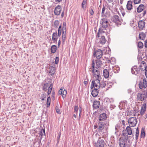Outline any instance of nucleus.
<instances>
[{
	"mask_svg": "<svg viewBox=\"0 0 147 147\" xmlns=\"http://www.w3.org/2000/svg\"><path fill=\"white\" fill-rule=\"evenodd\" d=\"M102 27L99 28L98 32L96 35V38H99L102 35V33L105 32L104 30L108 26V21L107 19L106 18H104L101 19Z\"/></svg>",
	"mask_w": 147,
	"mask_h": 147,
	"instance_id": "1",
	"label": "nucleus"
},
{
	"mask_svg": "<svg viewBox=\"0 0 147 147\" xmlns=\"http://www.w3.org/2000/svg\"><path fill=\"white\" fill-rule=\"evenodd\" d=\"M112 22L115 23L117 26L121 25L122 20L120 19L119 17L117 15H114L111 18Z\"/></svg>",
	"mask_w": 147,
	"mask_h": 147,
	"instance_id": "2",
	"label": "nucleus"
},
{
	"mask_svg": "<svg viewBox=\"0 0 147 147\" xmlns=\"http://www.w3.org/2000/svg\"><path fill=\"white\" fill-rule=\"evenodd\" d=\"M147 98V93L144 92L142 93H139L137 95V99L138 101H143Z\"/></svg>",
	"mask_w": 147,
	"mask_h": 147,
	"instance_id": "3",
	"label": "nucleus"
},
{
	"mask_svg": "<svg viewBox=\"0 0 147 147\" xmlns=\"http://www.w3.org/2000/svg\"><path fill=\"white\" fill-rule=\"evenodd\" d=\"M101 79L96 78L94 80H93L92 81L90 88L92 89L94 88H99V86L100 84V80Z\"/></svg>",
	"mask_w": 147,
	"mask_h": 147,
	"instance_id": "4",
	"label": "nucleus"
},
{
	"mask_svg": "<svg viewBox=\"0 0 147 147\" xmlns=\"http://www.w3.org/2000/svg\"><path fill=\"white\" fill-rule=\"evenodd\" d=\"M137 120L136 117H130L128 120L129 125L131 127H134L136 126L137 123Z\"/></svg>",
	"mask_w": 147,
	"mask_h": 147,
	"instance_id": "5",
	"label": "nucleus"
},
{
	"mask_svg": "<svg viewBox=\"0 0 147 147\" xmlns=\"http://www.w3.org/2000/svg\"><path fill=\"white\" fill-rule=\"evenodd\" d=\"M131 72L132 74L136 75L138 76L139 75L140 76L142 75V73L140 71V68L136 66H134L131 69Z\"/></svg>",
	"mask_w": 147,
	"mask_h": 147,
	"instance_id": "6",
	"label": "nucleus"
},
{
	"mask_svg": "<svg viewBox=\"0 0 147 147\" xmlns=\"http://www.w3.org/2000/svg\"><path fill=\"white\" fill-rule=\"evenodd\" d=\"M66 23L63 22V24L62 31V38L63 41L64 42L66 38Z\"/></svg>",
	"mask_w": 147,
	"mask_h": 147,
	"instance_id": "7",
	"label": "nucleus"
},
{
	"mask_svg": "<svg viewBox=\"0 0 147 147\" xmlns=\"http://www.w3.org/2000/svg\"><path fill=\"white\" fill-rule=\"evenodd\" d=\"M93 55L96 57V58L100 59L101 58L102 55V52L100 49H98L94 51L93 53Z\"/></svg>",
	"mask_w": 147,
	"mask_h": 147,
	"instance_id": "8",
	"label": "nucleus"
},
{
	"mask_svg": "<svg viewBox=\"0 0 147 147\" xmlns=\"http://www.w3.org/2000/svg\"><path fill=\"white\" fill-rule=\"evenodd\" d=\"M104 123L102 122H98V128L97 129V131L99 133H101L104 131L105 126Z\"/></svg>",
	"mask_w": 147,
	"mask_h": 147,
	"instance_id": "9",
	"label": "nucleus"
},
{
	"mask_svg": "<svg viewBox=\"0 0 147 147\" xmlns=\"http://www.w3.org/2000/svg\"><path fill=\"white\" fill-rule=\"evenodd\" d=\"M139 86L140 89H142L143 88H146L147 87L146 80L144 78L143 80L140 81L139 84Z\"/></svg>",
	"mask_w": 147,
	"mask_h": 147,
	"instance_id": "10",
	"label": "nucleus"
},
{
	"mask_svg": "<svg viewBox=\"0 0 147 147\" xmlns=\"http://www.w3.org/2000/svg\"><path fill=\"white\" fill-rule=\"evenodd\" d=\"M92 73L94 74V76L96 78L101 79V76L100 74V71L97 67H95V69L94 71V72Z\"/></svg>",
	"mask_w": 147,
	"mask_h": 147,
	"instance_id": "11",
	"label": "nucleus"
},
{
	"mask_svg": "<svg viewBox=\"0 0 147 147\" xmlns=\"http://www.w3.org/2000/svg\"><path fill=\"white\" fill-rule=\"evenodd\" d=\"M100 114L99 115L98 119L100 121H104L106 119L107 117V114L106 113L100 112Z\"/></svg>",
	"mask_w": 147,
	"mask_h": 147,
	"instance_id": "12",
	"label": "nucleus"
},
{
	"mask_svg": "<svg viewBox=\"0 0 147 147\" xmlns=\"http://www.w3.org/2000/svg\"><path fill=\"white\" fill-rule=\"evenodd\" d=\"M61 11V7L60 5H58L55 7L54 9V13L55 15H59Z\"/></svg>",
	"mask_w": 147,
	"mask_h": 147,
	"instance_id": "13",
	"label": "nucleus"
},
{
	"mask_svg": "<svg viewBox=\"0 0 147 147\" xmlns=\"http://www.w3.org/2000/svg\"><path fill=\"white\" fill-rule=\"evenodd\" d=\"M51 65L52 64H51L49 67L50 70L49 71V72L50 75L52 76L54 75L56 69L55 65L53 66V65L51 66Z\"/></svg>",
	"mask_w": 147,
	"mask_h": 147,
	"instance_id": "14",
	"label": "nucleus"
},
{
	"mask_svg": "<svg viewBox=\"0 0 147 147\" xmlns=\"http://www.w3.org/2000/svg\"><path fill=\"white\" fill-rule=\"evenodd\" d=\"M112 70L111 69H109L108 71V70L107 69H105L104 70L103 73V76L105 78H107L109 77V76H112V74L111 73H109Z\"/></svg>",
	"mask_w": 147,
	"mask_h": 147,
	"instance_id": "15",
	"label": "nucleus"
},
{
	"mask_svg": "<svg viewBox=\"0 0 147 147\" xmlns=\"http://www.w3.org/2000/svg\"><path fill=\"white\" fill-rule=\"evenodd\" d=\"M104 61V59H98L96 60V67L98 68H99L102 66L103 63L104 62L103 61Z\"/></svg>",
	"mask_w": 147,
	"mask_h": 147,
	"instance_id": "16",
	"label": "nucleus"
},
{
	"mask_svg": "<svg viewBox=\"0 0 147 147\" xmlns=\"http://www.w3.org/2000/svg\"><path fill=\"white\" fill-rule=\"evenodd\" d=\"M98 89L99 88H94V89L92 90L91 94L92 96L93 97H96L98 95L99 93Z\"/></svg>",
	"mask_w": 147,
	"mask_h": 147,
	"instance_id": "17",
	"label": "nucleus"
},
{
	"mask_svg": "<svg viewBox=\"0 0 147 147\" xmlns=\"http://www.w3.org/2000/svg\"><path fill=\"white\" fill-rule=\"evenodd\" d=\"M145 23L144 21L141 20L139 21L138 26L139 28L141 30H143L145 27Z\"/></svg>",
	"mask_w": 147,
	"mask_h": 147,
	"instance_id": "18",
	"label": "nucleus"
},
{
	"mask_svg": "<svg viewBox=\"0 0 147 147\" xmlns=\"http://www.w3.org/2000/svg\"><path fill=\"white\" fill-rule=\"evenodd\" d=\"M146 103H144L142 105L140 112V114L141 115H143L144 114L146 111Z\"/></svg>",
	"mask_w": 147,
	"mask_h": 147,
	"instance_id": "19",
	"label": "nucleus"
},
{
	"mask_svg": "<svg viewBox=\"0 0 147 147\" xmlns=\"http://www.w3.org/2000/svg\"><path fill=\"white\" fill-rule=\"evenodd\" d=\"M100 105V102L99 101H94L93 108L94 109H97L99 108Z\"/></svg>",
	"mask_w": 147,
	"mask_h": 147,
	"instance_id": "20",
	"label": "nucleus"
},
{
	"mask_svg": "<svg viewBox=\"0 0 147 147\" xmlns=\"http://www.w3.org/2000/svg\"><path fill=\"white\" fill-rule=\"evenodd\" d=\"M126 7L127 9L129 10H131L132 9V3L131 1H128Z\"/></svg>",
	"mask_w": 147,
	"mask_h": 147,
	"instance_id": "21",
	"label": "nucleus"
},
{
	"mask_svg": "<svg viewBox=\"0 0 147 147\" xmlns=\"http://www.w3.org/2000/svg\"><path fill=\"white\" fill-rule=\"evenodd\" d=\"M144 9V5L143 4H141L138 7L137 9L138 13H140Z\"/></svg>",
	"mask_w": 147,
	"mask_h": 147,
	"instance_id": "22",
	"label": "nucleus"
},
{
	"mask_svg": "<svg viewBox=\"0 0 147 147\" xmlns=\"http://www.w3.org/2000/svg\"><path fill=\"white\" fill-rule=\"evenodd\" d=\"M57 32H54L53 34L52 38L53 42H57Z\"/></svg>",
	"mask_w": 147,
	"mask_h": 147,
	"instance_id": "23",
	"label": "nucleus"
},
{
	"mask_svg": "<svg viewBox=\"0 0 147 147\" xmlns=\"http://www.w3.org/2000/svg\"><path fill=\"white\" fill-rule=\"evenodd\" d=\"M50 84H49L47 83L45 84L43 86V90L45 91H47L49 88Z\"/></svg>",
	"mask_w": 147,
	"mask_h": 147,
	"instance_id": "24",
	"label": "nucleus"
},
{
	"mask_svg": "<svg viewBox=\"0 0 147 147\" xmlns=\"http://www.w3.org/2000/svg\"><path fill=\"white\" fill-rule=\"evenodd\" d=\"M100 39L99 42L102 45L105 44L106 41V40L104 36H102L101 38Z\"/></svg>",
	"mask_w": 147,
	"mask_h": 147,
	"instance_id": "25",
	"label": "nucleus"
},
{
	"mask_svg": "<svg viewBox=\"0 0 147 147\" xmlns=\"http://www.w3.org/2000/svg\"><path fill=\"white\" fill-rule=\"evenodd\" d=\"M131 126H128L126 128V130L128 134L129 135H131L132 134V130L131 128Z\"/></svg>",
	"mask_w": 147,
	"mask_h": 147,
	"instance_id": "26",
	"label": "nucleus"
},
{
	"mask_svg": "<svg viewBox=\"0 0 147 147\" xmlns=\"http://www.w3.org/2000/svg\"><path fill=\"white\" fill-rule=\"evenodd\" d=\"M139 38L142 40H144L146 37V34L143 32L140 33L139 34Z\"/></svg>",
	"mask_w": 147,
	"mask_h": 147,
	"instance_id": "27",
	"label": "nucleus"
},
{
	"mask_svg": "<svg viewBox=\"0 0 147 147\" xmlns=\"http://www.w3.org/2000/svg\"><path fill=\"white\" fill-rule=\"evenodd\" d=\"M107 86V82H100V84L99 86V88H103Z\"/></svg>",
	"mask_w": 147,
	"mask_h": 147,
	"instance_id": "28",
	"label": "nucleus"
},
{
	"mask_svg": "<svg viewBox=\"0 0 147 147\" xmlns=\"http://www.w3.org/2000/svg\"><path fill=\"white\" fill-rule=\"evenodd\" d=\"M112 70L115 73H118L120 70V68L117 66H115Z\"/></svg>",
	"mask_w": 147,
	"mask_h": 147,
	"instance_id": "29",
	"label": "nucleus"
},
{
	"mask_svg": "<svg viewBox=\"0 0 147 147\" xmlns=\"http://www.w3.org/2000/svg\"><path fill=\"white\" fill-rule=\"evenodd\" d=\"M56 49V46L55 45H53L51 47V52L52 53H54L55 52Z\"/></svg>",
	"mask_w": 147,
	"mask_h": 147,
	"instance_id": "30",
	"label": "nucleus"
},
{
	"mask_svg": "<svg viewBox=\"0 0 147 147\" xmlns=\"http://www.w3.org/2000/svg\"><path fill=\"white\" fill-rule=\"evenodd\" d=\"M62 32V26L60 25L58 28V35L57 36L59 37L61 36Z\"/></svg>",
	"mask_w": 147,
	"mask_h": 147,
	"instance_id": "31",
	"label": "nucleus"
},
{
	"mask_svg": "<svg viewBox=\"0 0 147 147\" xmlns=\"http://www.w3.org/2000/svg\"><path fill=\"white\" fill-rule=\"evenodd\" d=\"M125 142L124 140H122L121 141L119 142V145L120 147H125Z\"/></svg>",
	"mask_w": 147,
	"mask_h": 147,
	"instance_id": "32",
	"label": "nucleus"
},
{
	"mask_svg": "<svg viewBox=\"0 0 147 147\" xmlns=\"http://www.w3.org/2000/svg\"><path fill=\"white\" fill-rule=\"evenodd\" d=\"M51 98L50 96H49L47 98V107H49L51 103Z\"/></svg>",
	"mask_w": 147,
	"mask_h": 147,
	"instance_id": "33",
	"label": "nucleus"
},
{
	"mask_svg": "<svg viewBox=\"0 0 147 147\" xmlns=\"http://www.w3.org/2000/svg\"><path fill=\"white\" fill-rule=\"evenodd\" d=\"M145 136V132L144 129L142 128L141 130V138H144Z\"/></svg>",
	"mask_w": 147,
	"mask_h": 147,
	"instance_id": "34",
	"label": "nucleus"
},
{
	"mask_svg": "<svg viewBox=\"0 0 147 147\" xmlns=\"http://www.w3.org/2000/svg\"><path fill=\"white\" fill-rule=\"evenodd\" d=\"M139 131L138 129V128L137 127L136 130V140H137L138 138V136H139Z\"/></svg>",
	"mask_w": 147,
	"mask_h": 147,
	"instance_id": "35",
	"label": "nucleus"
},
{
	"mask_svg": "<svg viewBox=\"0 0 147 147\" xmlns=\"http://www.w3.org/2000/svg\"><path fill=\"white\" fill-rule=\"evenodd\" d=\"M43 133H44V134L45 135V129H40V133H39V135H40L41 136H43Z\"/></svg>",
	"mask_w": 147,
	"mask_h": 147,
	"instance_id": "36",
	"label": "nucleus"
},
{
	"mask_svg": "<svg viewBox=\"0 0 147 147\" xmlns=\"http://www.w3.org/2000/svg\"><path fill=\"white\" fill-rule=\"evenodd\" d=\"M59 23V22L57 20H56L54 23V26L55 28H57L58 26Z\"/></svg>",
	"mask_w": 147,
	"mask_h": 147,
	"instance_id": "37",
	"label": "nucleus"
},
{
	"mask_svg": "<svg viewBox=\"0 0 147 147\" xmlns=\"http://www.w3.org/2000/svg\"><path fill=\"white\" fill-rule=\"evenodd\" d=\"M95 63L94 61V60H93L92 62V72H93L95 70Z\"/></svg>",
	"mask_w": 147,
	"mask_h": 147,
	"instance_id": "38",
	"label": "nucleus"
},
{
	"mask_svg": "<svg viewBox=\"0 0 147 147\" xmlns=\"http://www.w3.org/2000/svg\"><path fill=\"white\" fill-rule=\"evenodd\" d=\"M124 137V139L123 140H125V141H126L127 140H128V142H130V140L129 139L130 138L131 139V137L130 136H128V135L125 136Z\"/></svg>",
	"mask_w": 147,
	"mask_h": 147,
	"instance_id": "39",
	"label": "nucleus"
},
{
	"mask_svg": "<svg viewBox=\"0 0 147 147\" xmlns=\"http://www.w3.org/2000/svg\"><path fill=\"white\" fill-rule=\"evenodd\" d=\"M113 85V84L112 82H107V87L108 88H107V90H108L109 88L111 87Z\"/></svg>",
	"mask_w": 147,
	"mask_h": 147,
	"instance_id": "40",
	"label": "nucleus"
},
{
	"mask_svg": "<svg viewBox=\"0 0 147 147\" xmlns=\"http://www.w3.org/2000/svg\"><path fill=\"white\" fill-rule=\"evenodd\" d=\"M138 46L140 49H142L143 47V44L141 42H139L138 44Z\"/></svg>",
	"mask_w": 147,
	"mask_h": 147,
	"instance_id": "41",
	"label": "nucleus"
},
{
	"mask_svg": "<svg viewBox=\"0 0 147 147\" xmlns=\"http://www.w3.org/2000/svg\"><path fill=\"white\" fill-rule=\"evenodd\" d=\"M87 0H83L82 5V8H84L85 5H86Z\"/></svg>",
	"mask_w": 147,
	"mask_h": 147,
	"instance_id": "42",
	"label": "nucleus"
},
{
	"mask_svg": "<svg viewBox=\"0 0 147 147\" xmlns=\"http://www.w3.org/2000/svg\"><path fill=\"white\" fill-rule=\"evenodd\" d=\"M139 67H140V68L141 71H143L145 70L147 67L146 66V65H144V67H142V66L141 65L139 66Z\"/></svg>",
	"mask_w": 147,
	"mask_h": 147,
	"instance_id": "43",
	"label": "nucleus"
},
{
	"mask_svg": "<svg viewBox=\"0 0 147 147\" xmlns=\"http://www.w3.org/2000/svg\"><path fill=\"white\" fill-rule=\"evenodd\" d=\"M47 96V94L46 93H43L41 97V99L43 101L45 100V98H46Z\"/></svg>",
	"mask_w": 147,
	"mask_h": 147,
	"instance_id": "44",
	"label": "nucleus"
},
{
	"mask_svg": "<svg viewBox=\"0 0 147 147\" xmlns=\"http://www.w3.org/2000/svg\"><path fill=\"white\" fill-rule=\"evenodd\" d=\"M55 109L57 113L59 114H61V112L60 111V109L59 108V107L56 106L55 107Z\"/></svg>",
	"mask_w": 147,
	"mask_h": 147,
	"instance_id": "45",
	"label": "nucleus"
},
{
	"mask_svg": "<svg viewBox=\"0 0 147 147\" xmlns=\"http://www.w3.org/2000/svg\"><path fill=\"white\" fill-rule=\"evenodd\" d=\"M66 94L67 90H64L63 92L62 93V97L63 98H64V97H65Z\"/></svg>",
	"mask_w": 147,
	"mask_h": 147,
	"instance_id": "46",
	"label": "nucleus"
},
{
	"mask_svg": "<svg viewBox=\"0 0 147 147\" xmlns=\"http://www.w3.org/2000/svg\"><path fill=\"white\" fill-rule=\"evenodd\" d=\"M111 64H114L116 62L115 59L114 57H111Z\"/></svg>",
	"mask_w": 147,
	"mask_h": 147,
	"instance_id": "47",
	"label": "nucleus"
},
{
	"mask_svg": "<svg viewBox=\"0 0 147 147\" xmlns=\"http://www.w3.org/2000/svg\"><path fill=\"white\" fill-rule=\"evenodd\" d=\"M74 112L77 114L78 111V106H76L74 107Z\"/></svg>",
	"mask_w": 147,
	"mask_h": 147,
	"instance_id": "48",
	"label": "nucleus"
},
{
	"mask_svg": "<svg viewBox=\"0 0 147 147\" xmlns=\"http://www.w3.org/2000/svg\"><path fill=\"white\" fill-rule=\"evenodd\" d=\"M53 88V85L52 84H50V86H49V88L48 89L49 91H50V92H51L52 89Z\"/></svg>",
	"mask_w": 147,
	"mask_h": 147,
	"instance_id": "49",
	"label": "nucleus"
},
{
	"mask_svg": "<svg viewBox=\"0 0 147 147\" xmlns=\"http://www.w3.org/2000/svg\"><path fill=\"white\" fill-rule=\"evenodd\" d=\"M53 88V85L52 84H50V86H49V88L48 89L49 91H50V92H51L52 89Z\"/></svg>",
	"mask_w": 147,
	"mask_h": 147,
	"instance_id": "50",
	"label": "nucleus"
},
{
	"mask_svg": "<svg viewBox=\"0 0 147 147\" xmlns=\"http://www.w3.org/2000/svg\"><path fill=\"white\" fill-rule=\"evenodd\" d=\"M53 88V85L52 84H50V86H49V88L48 89L49 91H50V92H51L52 89Z\"/></svg>",
	"mask_w": 147,
	"mask_h": 147,
	"instance_id": "51",
	"label": "nucleus"
},
{
	"mask_svg": "<svg viewBox=\"0 0 147 147\" xmlns=\"http://www.w3.org/2000/svg\"><path fill=\"white\" fill-rule=\"evenodd\" d=\"M59 61V57H56L55 59V64H58Z\"/></svg>",
	"mask_w": 147,
	"mask_h": 147,
	"instance_id": "52",
	"label": "nucleus"
},
{
	"mask_svg": "<svg viewBox=\"0 0 147 147\" xmlns=\"http://www.w3.org/2000/svg\"><path fill=\"white\" fill-rule=\"evenodd\" d=\"M141 0H134V2L135 4H137L140 3Z\"/></svg>",
	"mask_w": 147,
	"mask_h": 147,
	"instance_id": "53",
	"label": "nucleus"
},
{
	"mask_svg": "<svg viewBox=\"0 0 147 147\" xmlns=\"http://www.w3.org/2000/svg\"><path fill=\"white\" fill-rule=\"evenodd\" d=\"M55 92L54 91H53L52 93L51 97H52V99L53 100H54L55 99Z\"/></svg>",
	"mask_w": 147,
	"mask_h": 147,
	"instance_id": "54",
	"label": "nucleus"
},
{
	"mask_svg": "<svg viewBox=\"0 0 147 147\" xmlns=\"http://www.w3.org/2000/svg\"><path fill=\"white\" fill-rule=\"evenodd\" d=\"M106 8L105 7L104 5L103 6V7L102 9V14H104V12Z\"/></svg>",
	"mask_w": 147,
	"mask_h": 147,
	"instance_id": "55",
	"label": "nucleus"
},
{
	"mask_svg": "<svg viewBox=\"0 0 147 147\" xmlns=\"http://www.w3.org/2000/svg\"><path fill=\"white\" fill-rule=\"evenodd\" d=\"M60 136H61V133H60L59 134L58 136L57 137V143H58L59 142Z\"/></svg>",
	"mask_w": 147,
	"mask_h": 147,
	"instance_id": "56",
	"label": "nucleus"
},
{
	"mask_svg": "<svg viewBox=\"0 0 147 147\" xmlns=\"http://www.w3.org/2000/svg\"><path fill=\"white\" fill-rule=\"evenodd\" d=\"M94 12L92 9H91L90 11V14L91 15H93L94 14Z\"/></svg>",
	"mask_w": 147,
	"mask_h": 147,
	"instance_id": "57",
	"label": "nucleus"
},
{
	"mask_svg": "<svg viewBox=\"0 0 147 147\" xmlns=\"http://www.w3.org/2000/svg\"><path fill=\"white\" fill-rule=\"evenodd\" d=\"M63 89L62 88H61L58 91V94L61 95L62 94V91Z\"/></svg>",
	"mask_w": 147,
	"mask_h": 147,
	"instance_id": "58",
	"label": "nucleus"
},
{
	"mask_svg": "<svg viewBox=\"0 0 147 147\" xmlns=\"http://www.w3.org/2000/svg\"><path fill=\"white\" fill-rule=\"evenodd\" d=\"M122 135L124 137L125 136H128V133H123Z\"/></svg>",
	"mask_w": 147,
	"mask_h": 147,
	"instance_id": "59",
	"label": "nucleus"
},
{
	"mask_svg": "<svg viewBox=\"0 0 147 147\" xmlns=\"http://www.w3.org/2000/svg\"><path fill=\"white\" fill-rule=\"evenodd\" d=\"M100 110L102 111H104L105 109L103 108V107H100Z\"/></svg>",
	"mask_w": 147,
	"mask_h": 147,
	"instance_id": "60",
	"label": "nucleus"
},
{
	"mask_svg": "<svg viewBox=\"0 0 147 147\" xmlns=\"http://www.w3.org/2000/svg\"><path fill=\"white\" fill-rule=\"evenodd\" d=\"M98 125L96 124V125H95L94 126V129H96V128H97V129L98 128Z\"/></svg>",
	"mask_w": 147,
	"mask_h": 147,
	"instance_id": "61",
	"label": "nucleus"
},
{
	"mask_svg": "<svg viewBox=\"0 0 147 147\" xmlns=\"http://www.w3.org/2000/svg\"><path fill=\"white\" fill-rule=\"evenodd\" d=\"M108 3H113L114 1V0H107Z\"/></svg>",
	"mask_w": 147,
	"mask_h": 147,
	"instance_id": "62",
	"label": "nucleus"
},
{
	"mask_svg": "<svg viewBox=\"0 0 147 147\" xmlns=\"http://www.w3.org/2000/svg\"><path fill=\"white\" fill-rule=\"evenodd\" d=\"M144 46L146 48L147 47V40H146L145 41Z\"/></svg>",
	"mask_w": 147,
	"mask_h": 147,
	"instance_id": "63",
	"label": "nucleus"
},
{
	"mask_svg": "<svg viewBox=\"0 0 147 147\" xmlns=\"http://www.w3.org/2000/svg\"><path fill=\"white\" fill-rule=\"evenodd\" d=\"M107 61H108V63H111V58L110 59H107Z\"/></svg>",
	"mask_w": 147,
	"mask_h": 147,
	"instance_id": "64",
	"label": "nucleus"
}]
</instances>
